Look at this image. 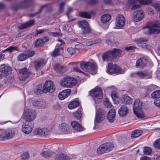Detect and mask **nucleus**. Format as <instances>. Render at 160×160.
Returning <instances> with one entry per match:
<instances>
[{"instance_id":"1","label":"nucleus","mask_w":160,"mask_h":160,"mask_svg":"<svg viewBox=\"0 0 160 160\" xmlns=\"http://www.w3.org/2000/svg\"><path fill=\"white\" fill-rule=\"evenodd\" d=\"M77 83V81L75 78L70 77H66L60 81V85L65 88H70L74 86Z\"/></svg>"},{"instance_id":"2","label":"nucleus","mask_w":160,"mask_h":160,"mask_svg":"<svg viewBox=\"0 0 160 160\" xmlns=\"http://www.w3.org/2000/svg\"><path fill=\"white\" fill-rule=\"evenodd\" d=\"M102 92L101 88H97L90 91V95L93 98L96 103H98L102 100Z\"/></svg>"},{"instance_id":"3","label":"nucleus","mask_w":160,"mask_h":160,"mask_svg":"<svg viewBox=\"0 0 160 160\" xmlns=\"http://www.w3.org/2000/svg\"><path fill=\"white\" fill-rule=\"evenodd\" d=\"M142 102L139 100L137 99L134 102L133 110L134 114L138 118H142L145 117L144 113L141 111L142 107Z\"/></svg>"},{"instance_id":"4","label":"nucleus","mask_w":160,"mask_h":160,"mask_svg":"<svg viewBox=\"0 0 160 160\" xmlns=\"http://www.w3.org/2000/svg\"><path fill=\"white\" fill-rule=\"evenodd\" d=\"M83 71L86 72H88L90 70L94 71L96 73L97 68V67L94 63H92L90 62H82L79 65Z\"/></svg>"},{"instance_id":"5","label":"nucleus","mask_w":160,"mask_h":160,"mask_svg":"<svg viewBox=\"0 0 160 160\" xmlns=\"http://www.w3.org/2000/svg\"><path fill=\"white\" fill-rule=\"evenodd\" d=\"M0 131V140L10 139L12 138L15 135V131L13 128L8 129L5 131L1 130Z\"/></svg>"},{"instance_id":"6","label":"nucleus","mask_w":160,"mask_h":160,"mask_svg":"<svg viewBox=\"0 0 160 160\" xmlns=\"http://www.w3.org/2000/svg\"><path fill=\"white\" fill-rule=\"evenodd\" d=\"M114 146L111 143L107 142L101 145L97 149V153L101 154L111 151Z\"/></svg>"},{"instance_id":"7","label":"nucleus","mask_w":160,"mask_h":160,"mask_svg":"<svg viewBox=\"0 0 160 160\" xmlns=\"http://www.w3.org/2000/svg\"><path fill=\"white\" fill-rule=\"evenodd\" d=\"M105 110L102 108H100L98 110L96 114V116L94 119V124L95 128L96 124L98 123H100L102 122L105 117Z\"/></svg>"},{"instance_id":"8","label":"nucleus","mask_w":160,"mask_h":160,"mask_svg":"<svg viewBox=\"0 0 160 160\" xmlns=\"http://www.w3.org/2000/svg\"><path fill=\"white\" fill-rule=\"evenodd\" d=\"M23 118L27 122H31L33 120L36 116V112L31 109L25 110Z\"/></svg>"},{"instance_id":"9","label":"nucleus","mask_w":160,"mask_h":160,"mask_svg":"<svg viewBox=\"0 0 160 160\" xmlns=\"http://www.w3.org/2000/svg\"><path fill=\"white\" fill-rule=\"evenodd\" d=\"M132 78H138L140 79H150L151 78L152 75L149 74L146 71H138L131 74Z\"/></svg>"},{"instance_id":"10","label":"nucleus","mask_w":160,"mask_h":160,"mask_svg":"<svg viewBox=\"0 0 160 160\" xmlns=\"http://www.w3.org/2000/svg\"><path fill=\"white\" fill-rule=\"evenodd\" d=\"M107 72L111 74L113 73L120 74L123 73V72H122V69L120 67L117 66L115 64L112 65L111 63L108 64Z\"/></svg>"},{"instance_id":"11","label":"nucleus","mask_w":160,"mask_h":160,"mask_svg":"<svg viewBox=\"0 0 160 160\" xmlns=\"http://www.w3.org/2000/svg\"><path fill=\"white\" fill-rule=\"evenodd\" d=\"M78 26L82 29V31L83 34L90 33L91 30L89 27L88 22L85 21H81L78 22Z\"/></svg>"},{"instance_id":"12","label":"nucleus","mask_w":160,"mask_h":160,"mask_svg":"<svg viewBox=\"0 0 160 160\" xmlns=\"http://www.w3.org/2000/svg\"><path fill=\"white\" fill-rule=\"evenodd\" d=\"M31 74L30 69L27 68H23L19 70V78L21 81L24 80L28 78Z\"/></svg>"},{"instance_id":"13","label":"nucleus","mask_w":160,"mask_h":160,"mask_svg":"<svg viewBox=\"0 0 160 160\" xmlns=\"http://www.w3.org/2000/svg\"><path fill=\"white\" fill-rule=\"evenodd\" d=\"M44 93H47L48 92H52L55 90L54 84L51 81H46L43 86Z\"/></svg>"},{"instance_id":"14","label":"nucleus","mask_w":160,"mask_h":160,"mask_svg":"<svg viewBox=\"0 0 160 160\" xmlns=\"http://www.w3.org/2000/svg\"><path fill=\"white\" fill-rule=\"evenodd\" d=\"M33 124L31 122H26L22 126V130L25 133L28 134L32 131Z\"/></svg>"},{"instance_id":"15","label":"nucleus","mask_w":160,"mask_h":160,"mask_svg":"<svg viewBox=\"0 0 160 160\" xmlns=\"http://www.w3.org/2000/svg\"><path fill=\"white\" fill-rule=\"evenodd\" d=\"M34 133L37 136L44 137L48 136L50 131L47 128H38L35 129Z\"/></svg>"},{"instance_id":"16","label":"nucleus","mask_w":160,"mask_h":160,"mask_svg":"<svg viewBox=\"0 0 160 160\" xmlns=\"http://www.w3.org/2000/svg\"><path fill=\"white\" fill-rule=\"evenodd\" d=\"M32 104L33 106L38 108H44L47 106L45 100L42 99L33 100Z\"/></svg>"},{"instance_id":"17","label":"nucleus","mask_w":160,"mask_h":160,"mask_svg":"<svg viewBox=\"0 0 160 160\" xmlns=\"http://www.w3.org/2000/svg\"><path fill=\"white\" fill-rule=\"evenodd\" d=\"M148 60V58L145 57H142L138 59L136 62V67L137 68H143L146 66Z\"/></svg>"},{"instance_id":"18","label":"nucleus","mask_w":160,"mask_h":160,"mask_svg":"<svg viewBox=\"0 0 160 160\" xmlns=\"http://www.w3.org/2000/svg\"><path fill=\"white\" fill-rule=\"evenodd\" d=\"M125 18L123 15L119 14L117 16L115 22L117 27L119 28L123 27L125 25Z\"/></svg>"},{"instance_id":"19","label":"nucleus","mask_w":160,"mask_h":160,"mask_svg":"<svg viewBox=\"0 0 160 160\" xmlns=\"http://www.w3.org/2000/svg\"><path fill=\"white\" fill-rule=\"evenodd\" d=\"M144 17V14L142 11H135L132 16V19L135 22H138L141 21Z\"/></svg>"},{"instance_id":"20","label":"nucleus","mask_w":160,"mask_h":160,"mask_svg":"<svg viewBox=\"0 0 160 160\" xmlns=\"http://www.w3.org/2000/svg\"><path fill=\"white\" fill-rule=\"evenodd\" d=\"M148 41V40L146 38H140L137 42V44L139 46L149 50L152 47L150 45L146 43Z\"/></svg>"},{"instance_id":"21","label":"nucleus","mask_w":160,"mask_h":160,"mask_svg":"<svg viewBox=\"0 0 160 160\" xmlns=\"http://www.w3.org/2000/svg\"><path fill=\"white\" fill-rule=\"evenodd\" d=\"M71 125L75 132H82L84 130V128L76 121L72 122Z\"/></svg>"},{"instance_id":"22","label":"nucleus","mask_w":160,"mask_h":160,"mask_svg":"<svg viewBox=\"0 0 160 160\" xmlns=\"http://www.w3.org/2000/svg\"><path fill=\"white\" fill-rule=\"evenodd\" d=\"M46 63V61L42 58L36 59L34 62V65L37 70H39L42 68Z\"/></svg>"},{"instance_id":"23","label":"nucleus","mask_w":160,"mask_h":160,"mask_svg":"<svg viewBox=\"0 0 160 160\" xmlns=\"http://www.w3.org/2000/svg\"><path fill=\"white\" fill-rule=\"evenodd\" d=\"M0 68L5 77L8 76L11 73L12 68L8 65L5 64L2 65L0 66Z\"/></svg>"},{"instance_id":"24","label":"nucleus","mask_w":160,"mask_h":160,"mask_svg":"<svg viewBox=\"0 0 160 160\" xmlns=\"http://www.w3.org/2000/svg\"><path fill=\"white\" fill-rule=\"evenodd\" d=\"M112 52L111 50L107 51L102 54V58L103 61L112 60L113 59Z\"/></svg>"},{"instance_id":"25","label":"nucleus","mask_w":160,"mask_h":160,"mask_svg":"<svg viewBox=\"0 0 160 160\" xmlns=\"http://www.w3.org/2000/svg\"><path fill=\"white\" fill-rule=\"evenodd\" d=\"M151 30L153 34H157L160 33V23L157 22L154 23H151Z\"/></svg>"},{"instance_id":"26","label":"nucleus","mask_w":160,"mask_h":160,"mask_svg":"<svg viewBox=\"0 0 160 160\" xmlns=\"http://www.w3.org/2000/svg\"><path fill=\"white\" fill-rule=\"evenodd\" d=\"M71 92L70 89H66L63 90L58 94L59 98L61 100L64 99L70 95Z\"/></svg>"},{"instance_id":"27","label":"nucleus","mask_w":160,"mask_h":160,"mask_svg":"<svg viewBox=\"0 0 160 160\" xmlns=\"http://www.w3.org/2000/svg\"><path fill=\"white\" fill-rule=\"evenodd\" d=\"M115 113V110L114 109H112L109 111L107 116V118L110 122H113Z\"/></svg>"},{"instance_id":"28","label":"nucleus","mask_w":160,"mask_h":160,"mask_svg":"<svg viewBox=\"0 0 160 160\" xmlns=\"http://www.w3.org/2000/svg\"><path fill=\"white\" fill-rule=\"evenodd\" d=\"M128 112L127 108L124 105L122 106L119 109L118 113L121 116H124L127 114Z\"/></svg>"},{"instance_id":"29","label":"nucleus","mask_w":160,"mask_h":160,"mask_svg":"<svg viewBox=\"0 0 160 160\" xmlns=\"http://www.w3.org/2000/svg\"><path fill=\"white\" fill-rule=\"evenodd\" d=\"M143 32L146 34L152 33L151 30V23H148L147 24L142 28Z\"/></svg>"},{"instance_id":"30","label":"nucleus","mask_w":160,"mask_h":160,"mask_svg":"<svg viewBox=\"0 0 160 160\" xmlns=\"http://www.w3.org/2000/svg\"><path fill=\"white\" fill-rule=\"evenodd\" d=\"M63 50V48L58 46V44H57L55 48L52 52V55L56 57L60 55V51Z\"/></svg>"},{"instance_id":"31","label":"nucleus","mask_w":160,"mask_h":160,"mask_svg":"<svg viewBox=\"0 0 160 160\" xmlns=\"http://www.w3.org/2000/svg\"><path fill=\"white\" fill-rule=\"evenodd\" d=\"M137 2H139L140 4L143 5H146L150 3L151 0H129V2L130 4H133Z\"/></svg>"},{"instance_id":"32","label":"nucleus","mask_w":160,"mask_h":160,"mask_svg":"<svg viewBox=\"0 0 160 160\" xmlns=\"http://www.w3.org/2000/svg\"><path fill=\"white\" fill-rule=\"evenodd\" d=\"M44 8H47V9H46V11L48 12H51L52 10V7H49V6L48 4H46L45 5L41 7V8L37 12H35L33 14H31L30 15V17H32L34 16H35L36 14H37L40 12L42 10V9H43Z\"/></svg>"},{"instance_id":"33","label":"nucleus","mask_w":160,"mask_h":160,"mask_svg":"<svg viewBox=\"0 0 160 160\" xmlns=\"http://www.w3.org/2000/svg\"><path fill=\"white\" fill-rule=\"evenodd\" d=\"M54 69L57 73H64L66 70V67L59 65H57L55 67Z\"/></svg>"},{"instance_id":"34","label":"nucleus","mask_w":160,"mask_h":160,"mask_svg":"<svg viewBox=\"0 0 160 160\" xmlns=\"http://www.w3.org/2000/svg\"><path fill=\"white\" fill-rule=\"evenodd\" d=\"M34 22V21L33 20H30L26 23H23L19 26V28L20 29H23L28 27L32 26Z\"/></svg>"},{"instance_id":"35","label":"nucleus","mask_w":160,"mask_h":160,"mask_svg":"<svg viewBox=\"0 0 160 160\" xmlns=\"http://www.w3.org/2000/svg\"><path fill=\"white\" fill-rule=\"evenodd\" d=\"M122 102L126 104H131L132 102L131 98L127 95H124L122 96Z\"/></svg>"},{"instance_id":"36","label":"nucleus","mask_w":160,"mask_h":160,"mask_svg":"<svg viewBox=\"0 0 160 160\" xmlns=\"http://www.w3.org/2000/svg\"><path fill=\"white\" fill-rule=\"evenodd\" d=\"M111 17L109 14H105L102 15L101 18V21L103 23H106L111 19Z\"/></svg>"},{"instance_id":"37","label":"nucleus","mask_w":160,"mask_h":160,"mask_svg":"<svg viewBox=\"0 0 160 160\" xmlns=\"http://www.w3.org/2000/svg\"><path fill=\"white\" fill-rule=\"evenodd\" d=\"M142 133L141 130H136L133 131L132 133L131 137L132 138H137L140 136Z\"/></svg>"},{"instance_id":"38","label":"nucleus","mask_w":160,"mask_h":160,"mask_svg":"<svg viewBox=\"0 0 160 160\" xmlns=\"http://www.w3.org/2000/svg\"><path fill=\"white\" fill-rule=\"evenodd\" d=\"M112 52L113 55V58H116V57H120L121 53L122 52V50L116 48H114L113 50H111Z\"/></svg>"},{"instance_id":"39","label":"nucleus","mask_w":160,"mask_h":160,"mask_svg":"<svg viewBox=\"0 0 160 160\" xmlns=\"http://www.w3.org/2000/svg\"><path fill=\"white\" fill-rule=\"evenodd\" d=\"M71 157L65 156L63 154L57 155L55 158V160H69Z\"/></svg>"},{"instance_id":"40","label":"nucleus","mask_w":160,"mask_h":160,"mask_svg":"<svg viewBox=\"0 0 160 160\" xmlns=\"http://www.w3.org/2000/svg\"><path fill=\"white\" fill-rule=\"evenodd\" d=\"M42 86L41 84L37 86L34 90V93L37 95L42 94L44 93L43 89H42Z\"/></svg>"},{"instance_id":"41","label":"nucleus","mask_w":160,"mask_h":160,"mask_svg":"<svg viewBox=\"0 0 160 160\" xmlns=\"http://www.w3.org/2000/svg\"><path fill=\"white\" fill-rule=\"evenodd\" d=\"M79 102L78 101H74L71 102L68 105V107L69 109L74 108L78 106Z\"/></svg>"},{"instance_id":"42","label":"nucleus","mask_w":160,"mask_h":160,"mask_svg":"<svg viewBox=\"0 0 160 160\" xmlns=\"http://www.w3.org/2000/svg\"><path fill=\"white\" fill-rule=\"evenodd\" d=\"M101 42V40L100 39H96L93 40L88 41L87 42L86 44L88 46H91L94 44L100 43Z\"/></svg>"},{"instance_id":"43","label":"nucleus","mask_w":160,"mask_h":160,"mask_svg":"<svg viewBox=\"0 0 160 160\" xmlns=\"http://www.w3.org/2000/svg\"><path fill=\"white\" fill-rule=\"evenodd\" d=\"M53 154V152L51 151H44L41 153V155L45 158L51 157Z\"/></svg>"},{"instance_id":"44","label":"nucleus","mask_w":160,"mask_h":160,"mask_svg":"<svg viewBox=\"0 0 160 160\" xmlns=\"http://www.w3.org/2000/svg\"><path fill=\"white\" fill-rule=\"evenodd\" d=\"M43 44L42 38H39L35 41L34 43V47H41L43 45Z\"/></svg>"},{"instance_id":"45","label":"nucleus","mask_w":160,"mask_h":160,"mask_svg":"<svg viewBox=\"0 0 160 160\" xmlns=\"http://www.w3.org/2000/svg\"><path fill=\"white\" fill-rule=\"evenodd\" d=\"M67 125L66 123H62L59 125V129L61 131V134L63 133L67 130Z\"/></svg>"},{"instance_id":"46","label":"nucleus","mask_w":160,"mask_h":160,"mask_svg":"<svg viewBox=\"0 0 160 160\" xmlns=\"http://www.w3.org/2000/svg\"><path fill=\"white\" fill-rule=\"evenodd\" d=\"M79 15L81 17L85 18H91L90 14L86 12H81L79 13Z\"/></svg>"},{"instance_id":"47","label":"nucleus","mask_w":160,"mask_h":160,"mask_svg":"<svg viewBox=\"0 0 160 160\" xmlns=\"http://www.w3.org/2000/svg\"><path fill=\"white\" fill-rule=\"evenodd\" d=\"M152 152L151 148L148 147H145L143 151V153L146 155H150Z\"/></svg>"},{"instance_id":"48","label":"nucleus","mask_w":160,"mask_h":160,"mask_svg":"<svg viewBox=\"0 0 160 160\" xmlns=\"http://www.w3.org/2000/svg\"><path fill=\"white\" fill-rule=\"evenodd\" d=\"M151 96L152 98H160V90L155 91L151 94Z\"/></svg>"},{"instance_id":"49","label":"nucleus","mask_w":160,"mask_h":160,"mask_svg":"<svg viewBox=\"0 0 160 160\" xmlns=\"http://www.w3.org/2000/svg\"><path fill=\"white\" fill-rule=\"evenodd\" d=\"M153 145L155 148L160 149V138L154 141L153 143Z\"/></svg>"},{"instance_id":"50","label":"nucleus","mask_w":160,"mask_h":160,"mask_svg":"<svg viewBox=\"0 0 160 160\" xmlns=\"http://www.w3.org/2000/svg\"><path fill=\"white\" fill-rule=\"evenodd\" d=\"M27 58H28L26 54H25L23 53H22L19 55L18 57V59L20 61H24Z\"/></svg>"},{"instance_id":"51","label":"nucleus","mask_w":160,"mask_h":160,"mask_svg":"<svg viewBox=\"0 0 160 160\" xmlns=\"http://www.w3.org/2000/svg\"><path fill=\"white\" fill-rule=\"evenodd\" d=\"M74 116L77 119H79L81 117V112L80 110H78L76 111L74 114Z\"/></svg>"},{"instance_id":"52","label":"nucleus","mask_w":160,"mask_h":160,"mask_svg":"<svg viewBox=\"0 0 160 160\" xmlns=\"http://www.w3.org/2000/svg\"><path fill=\"white\" fill-rule=\"evenodd\" d=\"M64 4L65 2H61L60 3L58 10V12L60 13H61L63 12Z\"/></svg>"},{"instance_id":"53","label":"nucleus","mask_w":160,"mask_h":160,"mask_svg":"<svg viewBox=\"0 0 160 160\" xmlns=\"http://www.w3.org/2000/svg\"><path fill=\"white\" fill-rule=\"evenodd\" d=\"M67 51L71 55H74L76 53L75 49L72 48H68Z\"/></svg>"},{"instance_id":"54","label":"nucleus","mask_w":160,"mask_h":160,"mask_svg":"<svg viewBox=\"0 0 160 160\" xmlns=\"http://www.w3.org/2000/svg\"><path fill=\"white\" fill-rule=\"evenodd\" d=\"M29 157V153L27 152L23 153L21 159L22 160H25L28 159Z\"/></svg>"},{"instance_id":"55","label":"nucleus","mask_w":160,"mask_h":160,"mask_svg":"<svg viewBox=\"0 0 160 160\" xmlns=\"http://www.w3.org/2000/svg\"><path fill=\"white\" fill-rule=\"evenodd\" d=\"M18 47H13L12 46L9 47L5 50L6 51H9L10 52H12L14 50H17Z\"/></svg>"},{"instance_id":"56","label":"nucleus","mask_w":160,"mask_h":160,"mask_svg":"<svg viewBox=\"0 0 160 160\" xmlns=\"http://www.w3.org/2000/svg\"><path fill=\"white\" fill-rule=\"evenodd\" d=\"M104 105L108 108H111L112 107V104L109 102L108 99L106 98L104 102Z\"/></svg>"},{"instance_id":"57","label":"nucleus","mask_w":160,"mask_h":160,"mask_svg":"<svg viewBox=\"0 0 160 160\" xmlns=\"http://www.w3.org/2000/svg\"><path fill=\"white\" fill-rule=\"evenodd\" d=\"M35 54L34 52L32 51H31L28 52L26 54L27 57V58L29 57H32Z\"/></svg>"},{"instance_id":"58","label":"nucleus","mask_w":160,"mask_h":160,"mask_svg":"<svg viewBox=\"0 0 160 160\" xmlns=\"http://www.w3.org/2000/svg\"><path fill=\"white\" fill-rule=\"evenodd\" d=\"M154 104L155 106L160 108V99H156L154 100Z\"/></svg>"},{"instance_id":"59","label":"nucleus","mask_w":160,"mask_h":160,"mask_svg":"<svg viewBox=\"0 0 160 160\" xmlns=\"http://www.w3.org/2000/svg\"><path fill=\"white\" fill-rule=\"evenodd\" d=\"M154 8L155 9L156 11L158 12H160V4L157 3H155L153 5Z\"/></svg>"},{"instance_id":"60","label":"nucleus","mask_w":160,"mask_h":160,"mask_svg":"<svg viewBox=\"0 0 160 160\" xmlns=\"http://www.w3.org/2000/svg\"><path fill=\"white\" fill-rule=\"evenodd\" d=\"M13 78L11 76L9 77L6 78V83L7 82L8 83H11L13 81Z\"/></svg>"},{"instance_id":"61","label":"nucleus","mask_w":160,"mask_h":160,"mask_svg":"<svg viewBox=\"0 0 160 160\" xmlns=\"http://www.w3.org/2000/svg\"><path fill=\"white\" fill-rule=\"evenodd\" d=\"M140 6L138 4H134L131 8V10H135V9L139 8Z\"/></svg>"},{"instance_id":"62","label":"nucleus","mask_w":160,"mask_h":160,"mask_svg":"<svg viewBox=\"0 0 160 160\" xmlns=\"http://www.w3.org/2000/svg\"><path fill=\"white\" fill-rule=\"evenodd\" d=\"M72 11H73L72 9L70 7H68V8L67 11L66 13V14L67 16L68 17L69 13H70L71 12H72Z\"/></svg>"},{"instance_id":"63","label":"nucleus","mask_w":160,"mask_h":160,"mask_svg":"<svg viewBox=\"0 0 160 160\" xmlns=\"http://www.w3.org/2000/svg\"><path fill=\"white\" fill-rule=\"evenodd\" d=\"M53 108L54 109H59L61 108V106L58 103H57L53 106Z\"/></svg>"},{"instance_id":"64","label":"nucleus","mask_w":160,"mask_h":160,"mask_svg":"<svg viewBox=\"0 0 160 160\" xmlns=\"http://www.w3.org/2000/svg\"><path fill=\"white\" fill-rule=\"evenodd\" d=\"M140 160H151V158L147 156H143L140 158Z\"/></svg>"}]
</instances>
